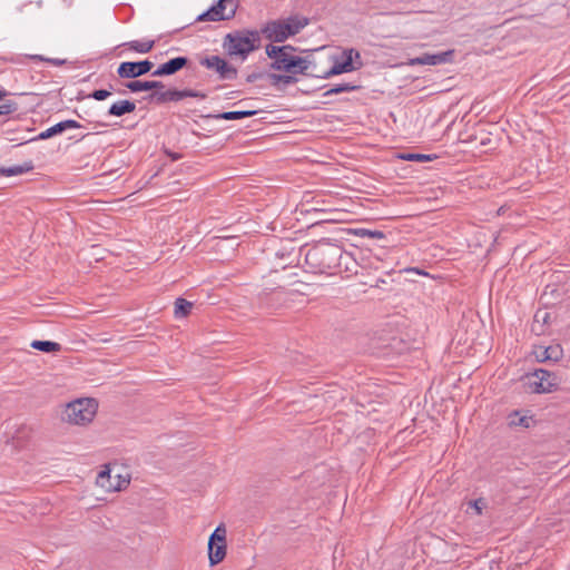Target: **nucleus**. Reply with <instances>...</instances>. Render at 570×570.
I'll return each mask as SVG.
<instances>
[{
	"label": "nucleus",
	"instance_id": "4c0bfd02",
	"mask_svg": "<svg viewBox=\"0 0 570 570\" xmlns=\"http://www.w3.org/2000/svg\"><path fill=\"white\" fill-rule=\"evenodd\" d=\"M226 544V538L225 537H218V534L212 533L208 540V546L214 544Z\"/></svg>",
	"mask_w": 570,
	"mask_h": 570
},
{
	"label": "nucleus",
	"instance_id": "20e7f679",
	"mask_svg": "<svg viewBox=\"0 0 570 570\" xmlns=\"http://www.w3.org/2000/svg\"><path fill=\"white\" fill-rule=\"evenodd\" d=\"M307 24V18L291 16L287 19L268 21L262 27L261 32L272 42H284L289 37L297 35Z\"/></svg>",
	"mask_w": 570,
	"mask_h": 570
},
{
	"label": "nucleus",
	"instance_id": "c85d7f7f",
	"mask_svg": "<svg viewBox=\"0 0 570 570\" xmlns=\"http://www.w3.org/2000/svg\"><path fill=\"white\" fill-rule=\"evenodd\" d=\"M400 158L403 159V160H407V161L425 163V161L433 160L434 158H436V156L435 155H428V154H413V153H409V154H402L400 156Z\"/></svg>",
	"mask_w": 570,
	"mask_h": 570
},
{
	"label": "nucleus",
	"instance_id": "f8f14e48",
	"mask_svg": "<svg viewBox=\"0 0 570 570\" xmlns=\"http://www.w3.org/2000/svg\"><path fill=\"white\" fill-rule=\"evenodd\" d=\"M190 59L185 56H178L169 59L168 61L159 65L156 70L151 72L153 77H168L177 73L184 68L189 67Z\"/></svg>",
	"mask_w": 570,
	"mask_h": 570
},
{
	"label": "nucleus",
	"instance_id": "72a5a7b5",
	"mask_svg": "<svg viewBox=\"0 0 570 570\" xmlns=\"http://www.w3.org/2000/svg\"><path fill=\"white\" fill-rule=\"evenodd\" d=\"M268 73L269 72H265V71H253L246 76V82L254 83L259 79L267 78Z\"/></svg>",
	"mask_w": 570,
	"mask_h": 570
},
{
	"label": "nucleus",
	"instance_id": "f3484780",
	"mask_svg": "<svg viewBox=\"0 0 570 570\" xmlns=\"http://www.w3.org/2000/svg\"><path fill=\"white\" fill-rule=\"evenodd\" d=\"M136 110V104L131 100L124 99L114 102L109 109L108 115L115 117H121L124 115L134 112Z\"/></svg>",
	"mask_w": 570,
	"mask_h": 570
},
{
	"label": "nucleus",
	"instance_id": "0eeeda50",
	"mask_svg": "<svg viewBox=\"0 0 570 570\" xmlns=\"http://www.w3.org/2000/svg\"><path fill=\"white\" fill-rule=\"evenodd\" d=\"M362 66L363 62L361 61V53L354 48H347L343 50L342 61L335 60L333 66L323 72H315L312 70L311 75L315 78L328 79L333 76L351 72Z\"/></svg>",
	"mask_w": 570,
	"mask_h": 570
},
{
	"label": "nucleus",
	"instance_id": "5701e85b",
	"mask_svg": "<svg viewBox=\"0 0 570 570\" xmlns=\"http://www.w3.org/2000/svg\"><path fill=\"white\" fill-rule=\"evenodd\" d=\"M174 305V314L176 318L187 317L190 314L191 308L194 306L191 302L185 299L184 297H177L175 299Z\"/></svg>",
	"mask_w": 570,
	"mask_h": 570
},
{
	"label": "nucleus",
	"instance_id": "f03ea898",
	"mask_svg": "<svg viewBox=\"0 0 570 570\" xmlns=\"http://www.w3.org/2000/svg\"><path fill=\"white\" fill-rule=\"evenodd\" d=\"M125 88L131 92L150 91L149 95L144 97L148 104L164 105L170 101L177 102L187 97L205 99L207 95L203 91L195 89H177L169 88L165 91H159L165 88V83L159 80H130L124 83Z\"/></svg>",
	"mask_w": 570,
	"mask_h": 570
},
{
	"label": "nucleus",
	"instance_id": "cd10ccee",
	"mask_svg": "<svg viewBox=\"0 0 570 570\" xmlns=\"http://www.w3.org/2000/svg\"><path fill=\"white\" fill-rule=\"evenodd\" d=\"M60 134H62V129H61V124L58 122V124L49 127L45 131H41L37 137L32 138L31 140H46V139H49V138L60 135Z\"/></svg>",
	"mask_w": 570,
	"mask_h": 570
},
{
	"label": "nucleus",
	"instance_id": "6e6552de",
	"mask_svg": "<svg viewBox=\"0 0 570 570\" xmlns=\"http://www.w3.org/2000/svg\"><path fill=\"white\" fill-rule=\"evenodd\" d=\"M525 384L531 393L546 394L558 390L560 379L553 372L538 368L525 375Z\"/></svg>",
	"mask_w": 570,
	"mask_h": 570
},
{
	"label": "nucleus",
	"instance_id": "58836bf2",
	"mask_svg": "<svg viewBox=\"0 0 570 570\" xmlns=\"http://www.w3.org/2000/svg\"><path fill=\"white\" fill-rule=\"evenodd\" d=\"M213 533L214 534H218V537H225L226 538V528H225V525L223 523L217 525V528L214 530Z\"/></svg>",
	"mask_w": 570,
	"mask_h": 570
},
{
	"label": "nucleus",
	"instance_id": "412c9836",
	"mask_svg": "<svg viewBox=\"0 0 570 570\" xmlns=\"http://www.w3.org/2000/svg\"><path fill=\"white\" fill-rule=\"evenodd\" d=\"M155 40H132L125 42L122 46L127 47L129 50H132L138 53H148L150 52L155 47Z\"/></svg>",
	"mask_w": 570,
	"mask_h": 570
},
{
	"label": "nucleus",
	"instance_id": "f704fd0d",
	"mask_svg": "<svg viewBox=\"0 0 570 570\" xmlns=\"http://www.w3.org/2000/svg\"><path fill=\"white\" fill-rule=\"evenodd\" d=\"M30 58L32 60L46 61V62H49V63H51L53 66H62L66 62L62 59L45 58V57L39 56V55L31 56Z\"/></svg>",
	"mask_w": 570,
	"mask_h": 570
},
{
	"label": "nucleus",
	"instance_id": "a878e982",
	"mask_svg": "<svg viewBox=\"0 0 570 570\" xmlns=\"http://www.w3.org/2000/svg\"><path fill=\"white\" fill-rule=\"evenodd\" d=\"M265 50L267 57H274L276 55L279 57L282 55H293V52L297 51V48L292 45L274 46L269 43L266 46Z\"/></svg>",
	"mask_w": 570,
	"mask_h": 570
},
{
	"label": "nucleus",
	"instance_id": "a211bd4d",
	"mask_svg": "<svg viewBox=\"0 0 570 570\" xmlns=\"http://www.w3.org/2000/svg\"><path fill=\"white\" fill-rule=\"evenodd\" d=\"M267 79L269 80V83L273 87H275L279 90L283 89L287 85L297 82V78L293 73L281 75V73L272 72V73L267 75Z\"/></svg>",
	"mask_w": 570,
	"mask_h": 570
},
{
	"label": "nucleus",
	"instance_id": "2f4dec72",
	"mask_svg": "<svg viewBox=\"0 0 570 570\" xmlns=\"http://www.w3.org/2000/svg\"><path fill=\"white\" fill-rule=\"evenodd\" d=\"M283 296H284V292L283 291H273L272 293L266 294L264 297H262L261 301L264 304L271 306L272 302L279 301Z\"/></svg>",
	"mask_w": 570,
	"mask_h": 570
},
{
	"label": "nucleus",
	"instance_id": "2eb2a0df",
	"mask_svg": "<svg viewBox=\"0 0 570 570\" xmlns=\"http://www.w3.org/2000/svg\"><path fill=\"white\" fill-rule=\"evenodd\" d=\"M551 323V314L546 309H538L533 316L531 332L535 335H543Z\"/></svg>",
	"mask_w": 570,
	"mask_h": 570
},
{
	"label": "nucleus",
	"instance_id": "dca6fc26",
	"mask_svg": "<svg viewBox=\"0 0 570 570\" xmlns=\"http://www.w3.org/2000/svg\"><path fill=\"white\" fill-rule=\"evenodd\" d=\"M258 114V110H236V111H224L215 115H206L204 118H214L223 120H238L249 118Z\"/></svg>",
	"mask_w": 570,
	"mask_h": 570
},
{
	"label": "nucleus",
	"instance_id": "7ed1b4c3",
	"mask_svg": "<svg viewBox=\"0 0 570 570\" xmlns=\"http://www.w3.org/2000/svg\"><path fill=\"white\" fill-rule=\"evenodd\" d=\"M261 30L242 29L227 33L223 39V49L230 58L244 61L261 47Z\"/></svg>",
	"mask_w": 570,
	"mask_h": 570
},
{
	"label": "nucleus",
	"instance_id": "9b49d317",
	"mask_svg": "<svg viewBox=\"0 0 570 570\" xmlns=\"http://www.w3.org/2000/svg\"><path fill=\"white\" fill-rule=\"evenodd\" d=\"M153 68L154 62L148 59L140 61H124L118 66L117 75L122 79L137 80V78L153 72Z\"/></svg>",
	"mask_w": 570,
	"mask_h": 570
},
{
	"label": "nucleus",
	"instance_id": "a19ab883",
	"mask_svg": "<svg viewBox=\"0 0 570 570\" xmlns=\"http://www.w3.org/2000/svg\"><path fill=\"white\" fill-rule=\"evenodd\" d=\"M314 70L315 72H323L324 70H320L317 67H316V63L315 61L313 60V65L312 67L308 69V71H312Z\"/></svg>",
	"mask_w": 570,
	"mask_h": 570
},
{
	"label": "nucleus",
	"instance_id": "9d476101",
	"mask_svg": "<svg viewBox=\"0 0 570 570\" xmlns=\"http://www.w3.org/2000/svg\"><path fill=\"white\" fill-rule=\"evenodd\" d=\"M199 65L214 71L219 80L232 81L238 77L237 68L217 55L200 58Z\"/></svg>",
	"mask_w": 570,
	"mask_h": 570
},
{
	"label": "nucleus",
	"instance_id": "e433bc0d",
	"mask_svg": "<svg viewBox=\"0 0 570 570\" xmlns=\"http://www.w3.org/2000/svg\"><path fill=\"white\" fill-rule=\"evenodd\" d=\"M470 505L475 510L476 514H481L482 510L487 507L484 499L480 498L474 501H470Z\"/></svg>",
	"mask_w": 570,
	"mask_h": 570
},
{
	"label": "nucleus",
	"instance_id": "473e14b6",
	"mask_svg": "<svg viewBox=\"0 0 570 570\" xmlns=\"http://www.w3.org/2000/svg\"><path fill=\"white\" fill-rule=\"evenodd\" d=\"M110 95L111 92L107 89H96L89 95V97L95 100L101 101L107 99Z\"/></svg>",
	"mask_w": 570,
	"mask_h": 570
},
{
	"label": "nucleus",
	"instance_id": "c756f323",
	"mask_svg": "<svg viewBox=\"0 0 570 570\" xmlns=\"http://www.w3.org/2000/svg\"><path fill=\"white\" fill-rule=\"evenodd\" d=\"M531 421H532L531 417L519 416V413L515 412L513 415L510 416L509 424L510 425H515V426L529 428Z\"/></svg>",
	"mask_w": 570,
	"mask_h": 570
},
{
	"label": "nucleus",
	"instance_id": "ddd939ff",
	"mask_svg": "<svg viewBox=\"0 0 570 570\" xmlns=\"http://www.w3.org/2000/svg\"><path fill=\"white\" fill-rule=\"evenodd\" d=\"M533 356L538 362H547V361H553L558 362L563 356V350L561 345H550V346H542L538 345L533 348Z\"/></svg>",
	"mask_w": 570,
	"mask_h": 570
},
{
	"label": "nucleus",
	"instance_id": "aec40b11",
	"mask_svg": "<svg viewBox=\"0 0 570 570\" xmlns=\"http://www.w3.org/2000/svg\"><path fill=\"white\" fill-rule=\"evenodd\" d=\"M227 551V544H214L208 546V558L210 566H216L220 563L225 557Z\"/></svg>",
	"mask_w": 570,
	"mask_h": 570
},
{
	"label": "nucleus",
	"instance_id": "423d86ee",
	"mask_svg": "<svg viewBox=\"0 0 570 570\" xmlns=\"http://www.w3.org/2000/svg\"><path fill=\"white\" fill-rule=\"evenodd\" d=\"M273 61L269 63V68L277 71H284L293 75H304L313 77L312 71L308 69L313 65V60L308 57H299L295 55H282L279 57H269Z\"/></svg>",
	"mask_w": 570,
	"mask_h": 570
},
{
	"label": "nucleus",
	"instance_id": "39448f33",
	"mask_svg": "<svg viewBox=\"0 0 570 570\" xmlns=\"http://www.w3.org/2000/svg\"><path fill=\"white\" fill-rule=\"evenodd\" d=\"M98 404L95 399H78L67 404L62 420L77 424L85 425L92 421L96 415Z\"/></svg>",
	"mask_w": 570,
	"mask_h": 570
},
{
	"label": "nucleus",
	"instance_id": "c9c22d12",
	"mask_svg": "<svg viewBox=\"0 0 570 570\" xmlns=\"http://www.w3.org/2000/svg\"><path fill=\"white\" fill-rule=\"evenodd\" d=\"M60 124H61L62 132L66 131L67 129H76V128L82 127L81 124H79L78 121H76L73 119L62 120V121H60Z\"/></svg>",
	"mask_w": 570,
	"mask_h": 570
},
{
	"label": "nucleus",
	"instance_id": "7c9ffc66",
	"mask_svg": "<svg viewBox=\"0 0 570 570\" xmlns=\"http://www.w3.org/2000/svg\"><path fill=\"white\" fill-rule=\"evenodd\" d=\"M109 479H110V470H102L98 473L97 483L100 484L101 487H106L108 489L112 488L114 490H120V488L112 487V484L107 485L106 481H108Z\"/></svg>",
	"mask_w": 570,
	"mask_h": 570
},
{
	"label": "nucleus",
	"instance_id": "1a4fd4ad",
	"mask_svg": "<svg viewBox=\"0 0 570 570\" xmlns=\"http://www.w3.org/2000/svg\"><path fill=\"white\" fill-rule=\"evenodd\" d=\"M238 8V0H218L209 9L200 13L196 21H223L235 17Z\"/></svg>",
	"mask_w": 570,
	"mask_h": 570
},
{
	"label": "nucleus",
	"instance_id": "ea45409f",
	"mask_svg": "<svg viewBox=\"0 0 570 570\" xmlns=\"http://www.w3.org/2000/svg\"><path fill=\"white\" fill-rule=\"evenodd\" d=\"M166 154L170 157L171 160H178L181 158L180 154L174 151H166Z\"/></svg>",
	"mask_w": 570,
	"mask_h": 570
},
{
	"label": "nucleus",
	"instance_id": "b1692460",
	"mask_svg": "<svg viewBox=\"0 0 570 570\" xmlns=\"http://www.w3.org/2000/svg\"><path fill=\"white\" fill-rule=\"evenodd\" d=\"M361 88H362L361 85H355L352 82L337 83V85L333 86L332 88H330L328 90H326L325 92H323V97L326 98V97H330L333 95L356 91V90H360Z\"/></svg>",
	"mask_w": 570,
	"mask_h": 570
},
{
	"label": "nucleus",
	"instance_id": "6ab92c4d",
	"mask_svg": "<svg viewBox=\"0 0 570 570\" xmlns=\"http://www.w3.org/2000/svg\"><path fill=\"white\" fill-rule=\"evenodd\" d=\"M35 168L32 160L24 161L21 165L0 167V176H17L31 171Z\"/></svg>",
	"mask_w": 570,
	"mask_h": 570
},
{
	"label": "nucleus",
	"instance_id": "4468645a",
	"mask_svg": "<svg viewBox=\"0 0 570 570\" xmlns=\"http://www.w3.org/2000/svg\"><path fill=\"white\" fill-rule=\"evenodd\" d=\"M453 55L452 50L440 52V53H423L420 57H416L412 60L413 65H429V66H436L444 62H448L451 60V57Z\"/></svg>",
	"mask_w": 570,
	"mask_h": 570
},
{
	"label": "nucleus",
	"instance_id": "f257e3e1",
	"mask_svg": "<svg viewBox=\"0 0 570 570\" xmlns=\"http://www.w3.org/2000/svg\"><path fill=\"white\" fill-rule=\"evenodd\" d=\"M301 253H304L305 264L314 274L345 273L347 277L357 274L356 259L336 243L322 239L309 247L302 248Z\"/></svg>",
	"mask_w": 570,
	"mask_h": 570
},
{
	"label": "nucleus",
	"instance_id": "4be33fe9",
	"mask_svg": "<svg viewBox=\"0 0 570 570\" xmlns=\"http://www.w3.org/2000/svg\"><path fill=\"white\" fill-rule=\"evenodd\" d=\"M30 346L43 353H57L62 350V346L59 343L52 341L35 340L31 342Z\"/></svg>",
	"mask_w": 570,
	"mask_h": 570
},
{
	"label": "nucleus",
	"instance_id": "bb28decb",
	"mask_svg": "<svg viewBox=\"0 0 570 570\" xmlns=\"http://www.w3.org/2000/svg\"><path fill=\"white\" fill-rule=\"evenodd\" d=\"M348 233L360 236V237L377 238V239L385 238V234L382 230H377V229L372 230V229H367V228H355V229H350Z\"/></svg>",
	"mask_w": 570,
	"mask_h": 570
},
{
	"label": "nucleus",
	"instance_id": "393cba45",
	"mask_svg": "<svg viewBox=\"0 0 570 570\" xmlns=\"http://www.w3.org/2000/svg\"><path fill=\"white\" fill-rule=\"evenodd\" d=\"M8 91L0 90V116L11 115L18 110V104L11 99H4Z\"/></svg>",
	"mask_w": 570,
	"mask_h": 570
}]
</instances>
